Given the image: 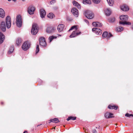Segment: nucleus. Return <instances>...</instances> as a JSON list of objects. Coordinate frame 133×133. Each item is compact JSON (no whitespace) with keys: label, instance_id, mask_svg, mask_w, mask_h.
<instances>
[{"label":"nucleus","instance_id":"603ef678","mask_svg":"<svg viewBox=\"0 0 133 133\" xmlns=\"http://www.w3.org/2000/svg\"><path fill=\"white\" fill-rule=\"evenodd\" d=\"M22 1H25V0H22Z\"/></svg>","mask_w":133,"mask_h":133},{"label":"nucleus","instance_id":"de8ad7c7","mask_svg":"<svg viewBox=\"0 0 133 133\" xmlns=\"http://www.w3.org/2000/svg\"><path fill=\"white\" fill-rule=\"evenodd\" d=\"M51 122H51V119L49 121V123H50Z\"/></svg>","mask_w":133,"mask_h":133},{"label":"nucleus","instance_id":"a19ab883","mask_svg":"<svg viewBox=\"0 0 133 133\" xmlns=\"http://www.w3.org/2000/svg\"><path fill=\"white\" fill-rule=\"evenodd\" d=\"M4 39H3L2 38H0V44H1L3 43L4 41Z\"/></svg>","mask_w":133,"mask_h":133},{"label":"nucleus","instance_id":"37998d69","mask_svg":"<svg viewBox=\"0 0 133 133\" xmlns=\"http://www.w3.org/2000/svg\"><path fill=\"white\" fill-rule=\"evenodd\" d=\"M83 129L85 130V133H87L88 131V130H87L85 128H84Z\"/></svg>","mask_w":133,"mask_h":133},{"label":"nucleus","instance_id":"7ed1b4c3","mask_svg":"<svg viewBox=\"0 0 133 133\" xmlns=\"http://www.w3.org/2000/svg\"><path fill=\"white\" fill-rule=\"evenodd\" d=\"M30 45L31 44L30 42L28 41H26L23 44L22 48L23 50L26 51L29 48Z\"/></svg>","mask_w":133,"mask_h":133},{"label":"nucleus","instance_id":"1a4fd4ad","mask_svg":"<svg viewBox=\"0 0 133 133\" xmlns=\"http://www.w3.org/2000/svg\"><path fill=\"white\" fill-rule=\"evenodd\" d=\"M92 30L93 31H95L97 35H101L102 32V30L98 28H94L92 29Z\"/></svg>","mask_w":133,"mask_h":133},{"label":"nucleus","instance_id":"412c9836","mask_svg":"<svg viewBox=\"0 0 133 133\" xmlns=\"http://www.w3.org/2000/svg\"><path fill=\"white\" fill-rule=\"evenodd\" d=\"M73 3L74 5L76 6L78 9L81 8V5L76 1H74L73 2Z\"/></svg>","mask_w":133,"mask_h":133},{"label":"nucleus","instance_id":"393cba45","mask_svg":"<svg viewBox=\"0 0 133 133\" xmlns=\"http://www.w3.org/2000/svg\"><path fill=\"white\" fill-rule=\"evenodd\" d=\"M14 46H11L9 48V50L8 52V54H10L12 53L14 51Z\"/></svg>","mask_w":133,"mask_h":133},{"label":"nucleus","instance_id":"dca6fc26","mask_svg":"<svg viewBox=\"0 0 133 133\" xmlns=\"http://www.w3.org/2000/svg\"><path fill=\"white\" fill-rule=\"evenodd\" d=\"M64 25L63 24H60L58 25L57 27V29L59 32L62 31H63Z\"/></svg>","mask_w":133,"mask_h":133},{"label":"nucleus","instance_id":"864d4df0","mask_svg":"<svg viewBox=\"0 0 133 133\" xmlns=\"http://www.w3.org/2000/svg\"><path fill=\"white\" fill-rule=\"evenodd\" d=\"M39 125H38L37 126V127H38V126H39Z\"/></svg>","mask_w":133,"mask_h":133},{"label":"nucleus","instance_id":"5fc2aeb1","mask_svg":"<svg viewBox=\"0 0 133 133\" xmlns=\"http://www.w3.org/2000/svg\"><path fill=\"white\" fill-rule=\"evenodd\" d=\"M54 128V129H55V127Z\"/></svg>","mask_w":133,"mask_h":133},{"label":"nucleus","instance_id":"f3484780","mask_svg":"<svg viewBox=\"0 0 133 133\" xmlns=\"http://www.w3.org/2000/svg\"><path fill=\"white\" fill-rule=\"evenodd\" d=\"M108 108L110 109H114L115 110H117L118 108V107L117 106L113 105L111 104L108 105Z\"/></svg>","mask_w":133,"mask_h":133},{"label":"nucleus","instance_id":"4468645a","mask_svg":"<svg viewBox=\"0 0 133 133\" xmlns=\"http://www.w3.org/2000/svg\"><path fill=\"white\" fill-rule=\"evenodd\" d=\"M0 29L3 32H4L6 30V25L5 23L3 22L1 23L0 26Z\"/></svg>","mask_w":133,"mask_h":133},{"label":"nucleus","instance_id":"0eeeda50","mask_svg":"<svg viewBox=\"0 0 133 133\" xmlns=\"http://www.w3.org/2000/svg\"><path fill=\"white\" fill-rule=\"evenodd\" d=\"M6 22L7 28H10L11 26V21L10 17L9 16H8L6 17Z\"/></svg>","mask_w":133,"mask_h":133},{"label":"nucleus","instance_id":"49530a36","mask_svg":"<svg viewBox=\"0 0 133 133\" xmlns=\"http://www.w3.org/2000/svg\"><path fill=\"white\" fill-rule=\"evenodd\" d=\"M1 104L2 105H3L4 104V102H1Z\"/></svg>","mask_w":133,"mask_h":133},{"label":"nucleus","instance_id":"ea45409f","mask_svg":"<svg viewBox=\"0 0 133 133\" xmlns=\"http://www.w3.org/2000/svg\"><path fill=\"white\" fill-rule=\"evenodd\" d=\"M56 2V1L55 0L51 1L50 2V5H51L52 4H54Z\"/></svg>","mask_w":133,"mask_h":133},{"label":"nucleus","instance_id":"c756f323","mask_svg":"<svg viewBox=\"0 0 133 133\" xmlns=\"http://www.w3.org/2000/svg\"><path fill=\"white\" fill-rule=\"evenodd\" d=\"M108 35V32L107 31H105L103 32L102 36L103 38H105L106 37H107Z\"/></svg>","mask_w":133,"mask_h":133},{"label":"nucleus","instance_id":"c03bdc74","mask_svg":"<svg viewBox=\"0 0 133 133\" xmlns=\"http://www.w3.org/2000/svg\"><path fill=\"white\" fill-rule=\"evenodd\" d=\"M84 21L86 23H89V22H88V21L87 20L85 19Z\"/></svg>","mask_w":133,"mask_h":133},{"label":"nucleus","instance_id":"79ce46f5","mask_svg":"<svg viewBox=\"0 0 133 133\" xmlns=\"http://www.w3.org/2000/svg\"><path fill=\"white\" fill-rule=\"evenodd\" d=\"M92 133H97L96 130L95 129H94L93 130Z\"/></svg>","mask_w":133,"mask_h":133},{"label":"nucleus","instance_id":"ddd939ff","mask_svg":"<svg viewBox=\"0 0 133 133\" xmlns=\"http://www.w3.org/2000/svg\"><path fill=\"white\" fill-rule=\"evenodd\" d=\"M121 9L124 11H127L129 10V9L127 5L125 4H123L121 7Z\"/></svg>","mask_w":133,"mask_h":133},{"label":"nucleus","instance_id":"9b49d317","mask_svg":"<svg viewBox=\"0 0 133 133\" xmlns=\"http://www.w3.org/2000/svg\"><path fill=\"white\" fill-rule=\"evenodd\" d=\"M54 30L55 29L53 27L50 26L47 28L46 32L47 33H50L54 32Z\"/></svg>","mask_w":133,"mask_h":133},{"label":"nucleus","instance_id":"423d86ee","mask_svg":"<svg viewBox=\"0 0 133 133\" xmlns=\"http://www.w3.org/2000/svg\"><path fill=\"white\" fill-rule=\"evenodd\" d=\"M39 44L40 45L44 47L46 45V43L45 38L41 37L40 38L39 40Z\"/></svg>","mask_w":133,"mask_h":133},{"label":"nucleus","instance_id":"7c9ffc66","mask_svg":"<svg viewBox=\"0 0 133 133\" xmlns=\"http://www.w3.org/2000/svg\"><path fill=\"white\" fill-rule=\"evenodd\" d=\"M57 38V37L56 36H52L50 37L49 38L50 42H51L53 39H56Z\"/></svg>","mask_w":133,"mask_h":133},{"label":"nucleus","instance_id":"3c124183","mask_svg":"<svg viewBox=\"0 0 133 133\" xmlns=\"http://www.w3.org/2000/svg\"><path fill=\"white\" fill-rule=\"evenodd\" d=\"M8 1H11V0H8Z\"/></svg>","mask_w":133,"mask_h":133},{"label":"nucleus","instance_id":"a211bd4d","mask_svg":"<svg viewBox=\"0 0 133 133\" xmlns=\"http://www.w3.org/2000/svg\"><path fill=\"white\" fill-rule=\"evenodd\" d=\"M92 24L94 26L97 27H100L102 26V24L101 23L98 22H93Z\"/></svg>","mask_w":133,"mask_h":133},{"label":"nucleus","instance_id":"f257e3e1","mask_svg":"<svg viewBox=\"0 0 133 133\" xmlns=\"http://www.w3.org/2000/svg\"><path fill=\"white\" fill-rule=\"evenodd\" d=\"M120 19L122 21H120L119 22V24L123 25H131V23L127 22L128 19V17L127 15H121L120 16Z\"/></svg>","mask_w":133,"mask_h":133},{"label":"nucleus","instance_id":"f704fd0d","mask_svg":"<svg viewBox=\"0 0 133 133\" xmlns=\"http://www.w3.org/2000/svg\"><path fill=\"white\" fill-rule=\"evenodd\" d=\"M0 38H2L3 39H4L5 38L3 34L1 32H0Z\"/></svg>","mask_w":133,"mask_h":133},{"label":"nucleus","instance_id":"2f4dec72","mask_svg":"<svg viewBox=\"0 0 133 133\" xmlns=\"http://www.w3.org/2000/svg\"><path fill=\"white\" fill-rule=\"evenodd\" d=\"M74 29H75L76 30L77 29V25H74L72 26L71 28L69 30V31L71 30Z\"/></svg>","mask_w":133,"mask_h":133},{"label":"nucleus","instance_id":"473e14b6","mask_svg":"<svg viewBox=\"0 0 133 133\" xmlns=\"http://www.w3.org/2000/svg\"><path fill=\"white\" fill-rule=\"evenodd\" d=\"M54 15L52 13H51L49 14L48 15V17L50 19L53 18Z\"/></svg>","mask_w":133,"mask_h":133},{"label":"nucleus","instance_id":"5701e85b","mask_svg":"<svg viewBox=\"0 0 133 133\" xmlns=\"http://www.w3.org/2000/svg\"><path fill=\"white\" fill-rule=\"evenodd\" d=\"M22 42L21 39L20 38H18L16 40V43L17 45H21Z\"/></svg>","mask_w":133,"mask_h":133},{"label":"nucleus","instance_id":"09e8293b","mask_svg":"<svg viewBox=\"0 0 133 133\" xmlns=\"http://www.w3.org/2000/svg\"><path fill=\"white\" fill-rule=\"evenodd\" d=\"M14 2H15L16 1V0H12Z\"/></svg>","mask_w":133,"mask_h":133},{"label":"nucleus","instance_id":"f03ea898","mask_svg":"<svg viewBox=\"0 0 133 133\" xmlns=\"http://www.w3.org/2000/svg\"><path fill=\"white\" fill-rule=\"evenodd\" d=\"M85 16L89 19L92 18L94 17V15L92 11H86L84 13Z\"/></svg>","mask_w":133,"mask_h":133},{"label":"nucleus","instance_id":"6e6552de","mask_svg":"<svg viewBox=\"0 0 133 133\" xmlns=\"http://www.w3.org/2000/svg\"><path fill=\"white\" fill-rule=\"evenodd\" d=\"M35 10V8L32 6H30L28 9V12L30 15L33 14L34 13Z\"/></svg>","mask_w":133,"mask_h":133},{"label":"nucleus","instance_id":"39448f33","mask_svg":"<svg viewBox=\"0 0 133 133\" xmlns=\"http://www.w3.org/2000/svg\"><path fill=\"white\" fill-rule=\"evenodd\" d=\"M31 32L32 34L34 35H36L37 33L38 30L37 24H33Z\"/></svg>","mask_w":133,"mask_h":133},{"label":"nucleus","instance_id":"b1692460","mask_svg":"<svg viewBox=\"0 0 133 133\" xmlns=\"http://www.w3.org/2000/svg\"><path fill=\"white\" fill-rule=\"evenodd\" d=\"M51 122H52L53 123H57L59 122V121L58 118H55L54 119H51Z\"/></svg>","mask_w":133,"mask_h":133},{"label":"nucleus","instance_id":"6ab92c4d","mask_svg":"<svg viewBox=\"0 0 133 133\" xmlns=\"http://www.w3.org/2000/svg\"><path fill=\"white\" fill-rule=\"evenodd\" d=\"M113 114L110 112H106L105 114V116L106 118H110L114 117Z\"/></svg>","mask_w":133,"mask_h":133},{"label":"nucleus","instance_id":"a18cd8bd","mask_svg":"<svg viewBox=\"0 0 133 133\" xmlns=\"http://www.w3.org/2000/svg\"><path fill=\"white\" fill-rule=\"evenodd\" d=\"M23 133H28V132L27 131H25L23 132Z\"/></svg>","mask_w":133,"mask_h":133},{"label":"nucleus","instance_id":"c85d7f7f","mask_svg":"<svg viewBox=\"0 0 133 133\" xmlns=\"http://www.w3.org/2000/svg\"><path fill=\"white\" fill-rule=\"evenodd\" d=\"M123 30V28L121 26H119L116 28V31L117 32H121Z\"/></svg>","mask_w":133,"mask_h":133},{"label":"nucleus","instance_id":"4c0bfd02","mask_svg":"<svg viewBox=\"0 0 133 133\" xmlns=\"http://www.w3.org/2000/svg\"><path fill=\"white\" fill-rule=\"evenodd\" d=\"M93 2L95 3L98 4L100 2V0H92Z\"/></svg>","mask_w":133,"mask_h":133},{"label":"nucleus","instance_id":"aec40b11","mask_svg":"<svg viewBox=\"0 0 133 133\" xmlns=\"http://www.w3.org/2000/svg\"><path fill=\"white\" fill-rule=\"evenodd\" d=\"M5 12L4 10L1 8H0V17L3 18L5 16Z\"/></svg>","mask_w":133,"mask_h":133},{"label":"nucleus","instance_id":"e433bc0d","mask_svg":"<svg viewBox=\"0 0 133 133\" xmlns=\"http://www.w3.org/2000/svg\"><path fill=\"white\" fill-rule=\"evenodd\" d=\"M39 45H37L36 46V53L37 54L39 52Z\"/></svg>","mask_w":133,"mask_h":133},{"label":"nucleus","instance_id":"cd10ccee","mask_svg":"<svg viewBox=\"0 0 133 133\" xmlns=\"http://www.w3.org/2000/svg\"><path fill=\"white\" fill-rule=\"evenodd\" d=\"M83 3L84 4H90L91 3L90 0H83Z\"/></svg>","mask_w":133,"mask_h":133},{"label":"nucleus","instance_id":"72a5a7b5","mask_svg":"<svg viewBox=\"0 0 133 133\" xmlns=\"http://www.w3.org/2000/svg\"><path fill=\"white\" fill-rule=\"evenodd\" d=\"M115 20V18L114 17L112 18L109 20V21L110 22L113 23L114 22Z\"/></svg>","mask_w":133,"mask_h":133},{"label":"nucleus","instance_id":"9d476101","mask_svg":"<svg viewBox=\"0 0 133 133\" xmlns=\"http://www.w3.org/2000/svg\"><path fill=\"white\" fill-rule=\"evenodd\" d=\"M71 12L76 17L78 16V10L76 8H73L71 10Z\"/></svg>","mask_w":133,"mask_h":133},{"label":"nucleus","instance_id":"4be33fe9","mask_svg":"<svg viewBox=\"0 0 133 133\" xmlns=\"http://www.w3.org/2000/svg\"><path fill=\"white\" fill-rule=\"evenodd\" d=\"M105 12L107 16H109L110 15L111 11L108 8L106 9L105 10Z\"/></svg>","mask_w":133,"mask_h":133},{"label":"nucleus","instance_id":"f8f14e48","mask_svg":"<svg viewBox=\"0 0 133 133\" xmlns=\"http://www.w3.org/2000/svg\"><path fill=\"white\" fill-rule=\"evenodd\" d=\"M40 15L41 17L42 18H44L46 14L45 10L43 9H42L40 10Z\"/></svg>","mask_w":133,"mask_h":133},{"label":"nucleus","instance_id":"2eb2a0df","mask_svg":"<svg viewBox=\"0 0 133 133\" xmlns=\"http://www.w3.org/2000/svg\"><path fill=\"white\" fill-rule=\"evenodd\" d=\"M81 34V32H77L76 31H74L72 33V34L70 35L69 37L70 38H72L75 37L78 35Z\"/></svg>","mask_w":133,"mask_h":133},{"label":"nucleus","instance_id":"20e7f679","mask_svg":"<svg viewBox=\"0 0 133 133\" xmlns=\"http://www.w3.org/2000/svg\"><path fill=\"white\" fill-rule=\"evenodd\" d=\"M22 23V18L20 15H18L16 17V24L18 27L21 26Z\"/></svg>","mask_w":133,"mask_h":133},{"label":"nucleus","instance_id":"a878e982","mask_svg":"<svg viewBox=\"0 0 133 133\" xmlns=\"http://www.w3.org/2000/svg\"><path fill=\"white\" fill-rule=\"evenodd\" d=\"M76 117H73L72 116H70L67 119V121H69L70 120H74L76 119Z\"/></svg>","mask_w":133,"mask_h":133},{"label":"nucleus","instance_id":"8fccbe9b","mask_svg":"<svg viewBox=\"0 0 133 133\" xmlns=\"http://www.w3.org/2000/svg\"><path fill=\"white\" fill-rule=\"evenodd\" d=\"M132 28L133 29V24L132 25Z\"/></svg>","mask_w":133,"mask_h":133},{"label":"nucleus","instance_id":"bb28decb","mask_svg":"<svg viewBox=\"0 0 133 133\" xmlns=\"http://www.w3.org/2000/svg\"><path fill=\"white\" fill-rule=\"evenodd\" d=\"M110 6H112L114 4V1L113 0H107Z\"/></svg>","mask_w":133,"mask_h":133},{"label":"nucleus","instance_id":"c9c22d12","mask_svg":"<svg viewBox=\"0 0 133 133\" xmlns=\"http://www.w3.org/2000/svg\"><path fill=\"white\" fill-rule=\"evenodd\" d=\"M125 116L127 117H130L131 116L133 117V115L132 114H129V113H127L125 115Z\"/></svg>","mask_w":133,"mask_h":133},{"label":"nucleus","instance_id":"58836bf2","mask_svg":"<svg viewBox=\"0 0 133 133\" xmlns=\"http://www.w3.org/2000/svg\"><path fill=\"white\" fill-rule=\"evenodd\" d=\"M112 34L110 33H109L108 34V35H107V38H108L112 36Z\"/></svg>","mask_w":133,"mask_h":133}]
</instances>
